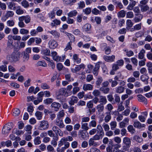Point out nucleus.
Returning a JSON list of instances; mask_svg holds the SVG:
<instances>
[{
  "label": "nucleus",
  "mask_w": 152,
  "mask_h": 152,
  "mask_svg": "<svg viewBox=\"0 0 152 152\" xmlns=\"http://www.w3.org/2000/svg\"><path fill=\"white\" fill-rule=\"evenodd\" d=\"M20 55L21 53L20 52H13L11 54L7 55L6 58L8 62L15 63L19 60Z\"/></svg>",
  "instance_id": "nucleus-1"
},
{
  "label": "nucleus",
  "mask_w": 152,
  "mask_h": 152,
  "mask_svg": "<svg viewBox=\"0 0 152 152\" xmlns=\"http://www.w3.org/2000/svg\"><path fill=\"white\" fill-rule=\"evenodd\" d=\"M73 138L72 137L68 136L66 137H63L62 138L61 140L59 142L58 144V146L60 147L63 145H64V147L66 148L67 149L70 146V143L67 141H72Z\"/></svg>",
  "instance_id": "nucleus-2"
},
{
  "label": "nucleus",
  "mask_w": 152,
  "mask_h": 152,
  "mask_svg": "<svg viewBox=\"0 0 152 152\" xmlns=\"http://www.w3.org/2000/svg\"><path fill=\"white\" fill-rule=\"evenodd\" d=\"M13 124L12 122L8 123L5 124L2 129V133L4 135L8 134L10 130L12 128Z\"/></svg>",
  "instance_id": "nucleus-3"
},
{
  "label": "nucleus",
  "mask_w": 152,
  "mask_h": 152,
  "mask_svg": "<svg viewBox=\"0 0 152 152\" xmlns=\"http://www.w3.org/2000/svg\"><path fill=\"white\" fill-rule=\"evenodd\" d=\"M72 93L71 91L68 92L66 91V89L64 88H61L59 90V94L58 95V97H61V96H68L71 95Z\"/></svg>",
  "instance_id": "nucleus-4"
},
{
  "label": "nucleus",
  "mask_w": 152,
  "mask_h": 152,
  "mask_svg": "<svg viewBox=\"0 0 152 152\" xmlns=\"http://www.w3.org/2000/svg\"><path fill=\"white\" fill-rule=\"evenodd\" d=\"M49 127V124L48 121L44 120L40 122L39 128L40 130H45L48 129Z\"/></svg>",
  "instance_id": "nucleus-5"
},
{
  "label": "nucleus",
  "mask_w": 152,
  "mask_h": 152,
  "mask_svg": "<svg viewBox=\"0 0 152 152\" xmlns=\"http://www.w3.org/2000/svg\"><path fill=\"white\" fill-rule=\"evenodd\" d=\"M51 56L52 57L53 59L57 62L63 61L64 58L63 59L61 56L58 55L56 51L52 52L51 53Z\"/></svg>",
  "instance_id": "nucleus-6"
},
{
  "label": "nucleus",
  "mask_w": 152,
  "mask_h": 152,
  "mask_svg": "<svg viewBox=\"0 0 152 152\" xmlns=\"http://www.w3.org/2000/svg\"><path fill=\"white\" fill-rule=\"evenodd\" d=\"M140 10L142 12H144L148 11V13L151 14L152 13V8L150 9L148 5L141 6L140 7Z\"/></svg>",
  "instance_id": "nucleus-7"
},
{
  "label": "nucleus",
  "mask_w": 152,
  "mask_h": 152,
  "mask_svg": "<svg viewBox=\"0 0 152 152\" xmlns=\"http://www.w3.org/2000/svg\"><path fill=\"white\" fill-rule=\"evenodd\" d=\"M59 127L56 126H54L52 128V130L57 134H58L59 136H63V133Z\"/></svg>",
  "instance_id": "nucleus-8"
},
{
  "label": "nucleus",
  "mask_w": 152,
  "mask_h": 152,
  "mask_svg": "<svg viewBox=\"0 0 152 152\" xmlns=\"http://www.w3.org/2000/svg\"><path fill=\"white\" fill-rule=\"evenodd\" d=\"M49 47L50 49H55L58 45L57 42L54 39H51L48 43Z\"/></svg>",
  "instance_id": "nucleus-9"
},
{
  "label": "nucleus",
  "mask_w": 152,
  "mask_h": 152,
  "mask_svg": "<svg viewBox=\"0 0 152 152\" xmlns=\"http://www.w3.org/2000/svg\"><path fill=\"white\" fill-rule=\"evenodd\" d=\"M8 40L7 47L8 48H12L13 47V40L12 39V35H10L8 37Z\"/></svg>",
  "instance_id": "nucleus-10"
},
{
  "label": "nucleus",
  "mask_w": 152,
  "mask_h": 152,
  "mask_svg": "<svg viewBox=\"0 0 152 152\" xmlns=\"http://www.w3.org/2000/svg\"><path fill=\"white\" fill-rule=\"evenodd\" d=\"M135 17L133 19L135 23H137L141 21L143 18V15L141 14H135Z\"/></svg>",
  "instance_id": "nucleus-11"
},
{
  "label": "nucleus",
  "mask_w": 152,
  "mask_h": 152,
  "mask_svg": "<svg viewBox=\"0 0 152 152\" xmlns=\"http://www.w3.org/2000/svg\"><path fill=\"white\" fill-rule=\"evenodd\" d=\"M103 58L104 60L107 62H112L114 61L115 56L113 55L111 56L104 55Z\"/></svg>",
  "instance_id": "nucleus-12"
},
{
  "label": "nucleus",
  "mask_w": 152,
  "mask_h": 152,
  "mask_svg": "<svg viewBox=\"0 0 152 152\" xmlns=\"http://www.w3.org/2000/svg\"><path fill=\"white\" fill-rule=\"evenodd\" d=\"M55 122L56 124L60 128H64L65 126L63 121L62 120H61L60 118H57L55 120Z\"/></svg>",
  "instance_id": "nucleus-13"
},
{
  "label": "nucleus",
  "mask_w": 152,
  "mask_h": 152,
  "mask_svg": "<svg viewBox=\"0 0 152 152\" xmlns=\"http://www.w3.org/2000/svg\"><path fill=\"white\" fill-rule=\"evenodd\" d=\"M78 101V99L76 96H72L70 98V100L69 103L70 105H74L75 103H77Z\"/></svg>",
  "instance_id": "nucleus-14"
},
{
  "label": "nucleus",
  "mask_w": 152,
  "mask_h": 152,
  "mask_svg": "<svg viewBox=\"0 0 152 152\" xmlns=\"http://www.w3.org/2000/svg\"><path fill=\"white\" fill-rule=\"evenodd\" d=\"M91 25L89 23H86L84 25L83 28L84 31L88 33H91Z\"/></svg>",
  "instance_id": "nucleus-15"
},
{
  "label": "nucleus",
  "mask_w": 152,
  "mask_h": 152,
  "mask_svg": "<svg viewBox=\"0 0 152 152\" xmlns=\"http://www.w3.org/2000/svg\"><path fill=\"white\" fill-rule=\"evenodd\" d=\"M24 21L26 24H28L31 21V17L29 15H26L20 17Z\"/></svg>",
  "instance_id": "nucleus-16"
},
{
  "label": "nucleus",
  "mask_w": 152,
  "mask_h": 152,
  "mask_svg": "<svg viewBox=\"0 0 152 152\" xmlns=\"http://www.w3.org/2000/svg\"><path fill=\"white\" fill-rule=\"evenodd\" d=\"M96 132L102 136H104V133L102 127L100 125H98L96 127Z\"/></svg>",
  "instance_id": "nucleus-17"
},
{
  "label": "nucleus",
  "mask_w": 152,
  "mask_h": 152,
  "mask_svg": "<svg viewBox=\"0 0 152 152\" xmlns=\"http://www.w3.org/2000/svg\"><path fill=\"white\" fill-rule=\"evenodd\" d=\"M133 126L135 128L140 129L142 127H145V125L144 124H142L139 121H137L134 122Z\"/></svg>",
  "instance_id": "nucleus-18"
},
{
  "label": "nucleus",
  "mask_w": 152,
  "mask_h": 152,
  "mask_svg": "<svg viewBox=\"0 0 152 152\" xmlns=\"http://www.w3.org/2000/svg\"><path fill=\"white\" fill-rule=\"evenodd\" d=\"M58 9V7L54 8L52 11L48 13V15L50 18L52 19L55 18V11Z\"/></svg>",
  "instance_id": "nucleus-19"
},
{
  "label": "nucleus",
  "mask_w": 152,
  "mask_h": 152,
  "mask_svg": "<svg viewBox=\"0 0 152 152\" xmlns=\"http://www.w3.org/2000/svg\"><path fill=\"white\" fill-rule=\"evenodd\" d=\"M51 106L53 110L57 111L59 109L61 106V105L59 103L54 102L52 103Z\"/></svg>",
  "instance_id": "nucleus-20"
},
{
  "label": "nucleus",
  "mask_w": 152,
  "mask_h": 152,
  "mask_svg": "<svg viewBox=\"0 0 152 152\" xmlns=\"http://www.w3.org/2000/svg\"><path fill=\"white\" fill-rule=\"evenodd\" d=\"M137 97L138 98V100L139 102H144L145 104H147V100L145 97L141 94L138 95Z\"/></svg>",
  "instance_id": "nucleus-21"
},
{
  "label": "nucleus",
  "mask_w": 152,
  "mask_h": 152,
  "mask_svg": "<svg viewBox=\"0 0 152 152\" xmlns=\"http://www.w3.org/2000/svg\"><path fill=\"white\" fill-rule=\"evenodd\" d=\"M131 142L130 139L128 137H124L123 139V144L130 146Z\"/></svg>",
  "instance_id": "nucleus-22"
},
{
  "label": "nucleus",
  "mask_w": 152,
  "mask_h": 152,
  "mask_svg": "<svg viewBox=\"0 0 152 152\" xmlns=\"http://www.w3.org/2000/svg\"><path fill=\"white\" fill-rule=\"evenodd\" d=\"M89 145L90 146L96 147L99 145L97 142L95 141V140L91 138L88 141Z\"/></svg>",
  "instance_id": "nucleus-23"
},
{
  "label": "nucleus",
  "mask_w": 152,
  "mask_h": 152,
  "mask_svg": "<svg viewBox=\"0 0 152 152\" xmlns=\"http://www.w3.org/2000/svg\"><path fill=\"white\" fill-rule=\"evenodd\" d=\"M103 79L101 76H98L96 78L95 84L96 86L99 87L100 86L101 84L103 81Z\"/></svg>",
  "instance_id": "nucleus-24"
},
{
  "label": "nucleus",
  "mask_w": 152,
  "mask_h": 152,
  "mask_svg": "<svg viewBox=\"0 0 152 152\" xmlns=\"http://www.w3.org/2000/svg\"><path fill=\"white\" fill-rule=\"evenodd\" d=\"M72 59L74 62L80 64L81 62V59L79 58L78 55L75 54L73 56Z\"/></svg>",
  "instance_id": "nucleus-25"
},
{
  "label": "nucleus",
  "mask_w": 152,
  "mask_h": 152,
  "mask_svg": "<svg viewBox=\"0 0 152 152\" xmlns=\"http://www.w3.org/2000/svg\"><path fill=\"white\" fill-rule=\"evenodd\" d=\"M107 99L105 96H100L99 103L100 104L104 105L107 103Z\"/></svg>",
  "instance_id": "nucleus-26"
},
{
  "label": "nucleus",
  "mask_w": 152,
  "mask_h": 152,
  "mask_svg": "<svg viewBox=\"0 0 152 152\" xmlns=\"http://www.w3.org/2000/svg\"><path fill=\"white\" fill-rule=\"evenodd\" d=\"M61 23L60 20L57 19L53 20L51 23V25L52 27L56 26L58 25H60Z\"/></svg>",
  "instance_id": "nucleus-27"
},
{
  "label": "nucleus",
  "mask_w": 152,
  "mask_h": 152,
  "mask_svg": "<svg viewBox=\"0 0 152 152\" xmlns=\"http://www.w3.org/2000/svg\"><path fill=\"white\" fill-rule=\"evenodd\" d=\"M96 108L98 113L100 114L104 110V106L103 104H99L97 105Z\"/></svg>",
  "instance_id": "nucleus-28"
},
{
  "label": "nucleus",
  "mask_w": 152,
  "mask_h": 152,
  "mask_svg": "<svg viewBox=\"0 0 152 152\" xmlns=\"http://www.w3.org/2000/svg\"><path fill=\"white\" fill-rule=\"evenodd\" d=\"M149 77L146 75H142L140 77V79L141 81L144 83L145 85L148 84V79Z\"/></svg>",
  "instance_id": "nucleus-29"
},
{
  "label": "nucleus",
  "mask_w": 152,
  "mask_h": 152,
  "mask_svg": "<svg viewBox=\"0 0 152 152\" xmlns=\"http://www.w3.org/2000/svg\"><path fill=\"white\" fill-rule=\"evenodd\" d=\"M93 86L90 84H85L83 85V89L84 91L91 90L93 89Z\"/></svg>",
  "instance_id": "nucleus-30"
},
{
  "label": "nucleus",
  "mask_w": 152,
  "mask_h": 152,
  "mask_svg": "<svg viewBox=\"0 0 152 152\" xmlns=\"http://www.w3.org/2000/svg\"><path fill=\"white\" fill-rule=\"evenodd\" d=\"M123 51L126 53V56L128 57L133 56L134 55V53L133 51L131 50H128L127 48H124L123 50Z\"/></svg>",
  "instance_id": "nucleus-31"
},
{
  "label": "nucleus",
  "mask_w": 152,
  "mask_h": 152,
  "mask_svg": "<svg viewBox=\"0 0 152 152\" xmlns=\"http://www.w3.org/2000/svg\"><path fill=\"white\" fill-rule=\"evenodd\" d=\"M58 139V137L57 135L53 137V140L51 142V144L54 147H56L57 144V141Z\"/></svg>",
  "instance_id": "nucleus-32"
},
{
  "label": "nucleus",
  "mask_w": 152,
  "mask_h": 152,
  "mask_svg": "<svg viewBox=\"0 0 152 152\" xmlns=\"http://www.w3.org/2000/svg\"><path fill=\"white\" fill-rule=\"evenodd\" d=\"M71 75L70 73L65 74V78L66 80L69 82H71L74 81V79L71 77Z\"/></svg>",
  "instance_id": "nucleus-33"
},
{
  "label": "nucleus",
  "mask_w": 152,
  "mask_h": 152,
  "mask_svg": "<svg viewBox=\"0 0 152 152\" xmlns=\"http://www.w3.org/2000/svg\"><path fill=\"white\" fill-rule=\"evenodd\" d=\"M106 116L104 118V120L106 123L108 122L111 119V117L110 112H106L105 113Z\"/></svg>",
  "instance_id": "nucleus-34"
},
{
  "label": "nucleus",
  "mask_w": 152,
  "mask_h": 152,
  "mask_svg": "<svg viewBox=\"0 0 152 152\" xmlns=\"http://www.w3.org/2000/svg\"><path fill=\"white\" fill-rule=\"evenodd\" d=\"M124 87L121 86H119L115 88V92L117 93L121 94L124 92Z\"/></svg>",
  "instance_id": "nucleus-35"
},
{
  "label": "nucleus",
  "mask_w": 152,
  "mask_h": 152,
  "mask_svg": "<svg viewBox=\"0 0 152 152\" xmlns=\"http://www.w3.org/2000/svg\"><path fill=\"white\" fill-rule=\"evenodd\" d=\"M99 90L104 94H107L109 93L110 88L108 87L102 86L99 88Z\"/></svg>",
  "instance_id": "nucleus-36"
},
{
  "label": "nucleus",
  "mask_w": 152,
  "mask_h": 152,
  "mask_svg": "<svg viewBox=\"0 0 152 152\" xmlns=\"http://www.w3.org/2000/svg\"><path fill=\"white\" fill-rule=\"evenodd\" d=\"M66 34L67 36L70 40V42L72 43L75 41V38L73 35L67 32L66 33Z\"/></svg>",
  "instance_id": "nucleus-37"
},
{
  "label": "nucleus",
  "mask_w": 152,
  "mask_h": 152,
  "mask_svg": "<svg viewBox=\"0 0 152 152\" xmlns=\"http://www.w3.org/2000/svg\"><path fill=\"white\" fill-rule=\"evenodd\" d=\"M49 32L56 38H58L60 36V33L56 30H52Z\"/></svg>",
  "instance_id": "nucleus-38"
},
{
  "label": "nucleus",
  "mask_w": 152,
  "mask_h": 152,
  "mask_svg": "<svg viewBox=\"0 0 152 152\" xmlns=\"http://www.w3.org/2000/svg\"><path fill=\"white\" fill-rule=\"evenodd\" d=\"M85 131L83 130H80L78 132V135L83 139H85L86 137Z\"/></svg>",
  "instance_id": "nucleus-39"
},
{
  "label": "nucleus",
  "mask_w": 152,
  "mask_h": 152,
  "mask_svg": "<svg viewBox=\"0 0 152 152\" xmlns=\"http://www.w3.org/2000/svg\"><path fill=\"white\" fill-rule=\"evenodd\" d=\"M19 22L18 23V25L19 27L21 28L24 27L25 26V24L23 22V20L22 18L19 17L18 18Z\"/></svg>",
  "instance_id": "nucleus-40"
},
{
  "label": "nucleus",
  "mask_w": 152,
  "mask_h": 152,
  "mask_svg": "<svg viewBox=\"0 0 152 152\" xmlns=\"http://www.w3.org/2000/svg\"><path fill=\"white\" fill-rule=\"evenodd\" d=\"M8 6L9 9L11 10H15L16 8L15 3L12 2H9Z\"/></svg>",
  "instance_id": "nucleus-41"
},
{
  "label": "nucleus",
  "mask_w": 152,
  "mask_h": 152,
  "mask_svg": "<svg viewBox=\"0 0 152 152\" xmlns=\"http://www.w3.org/2000/svg\"><path fill=\"white\" fill-rule=\"evenodd\" d=\"M14 15V13L12 11H6L5 17L7 18H8L9 17H12Z\"/></svg>",
  "instance_id": "nucleus-42"
},
{
  "label": "nucleus",
  "mask_w": 152,
  "mask_h": 152,
  "mask_svg": "<svg viewBox=\"0 0 152 152\" xmlns=\"http://www.w3.org/2000/svg\"><path fill=\"white\" fill-rule=\"evenodd\" d=\"M20 113V110L19 109L17 108H14L12 110V115L15 116H18Z\"/></svg>",
  "instance_id": "nucleus-43"
},
{
  "label": "nucleus",
  "mask_w": 152,
  "mask_h": 152,
  "mask_svg": "<svg viewBox=\"0 0 152 152\" xmlns=\"http://www.w3.org/2000/svg\"><path fill=\"white\" fill-rule=\"evenodd\" d=\"M23 60L24 61H28L29 59V55L28 54V53H26L25 51H24L23 53Z\"/></svg>",
  "instance_id": "nucleus-44"
},
{
  "label": "nucleus",
  "mask_w": 152,
  "mask_h": 152,
  "mask_svg": "<svg viewBox=\"0 0 152 152\" xmlns=\"http://www.w3.org/2000/svg\"><path fill=\"white\" fill-rule=\"evenodd\" d=\"M100 91L98 89H95L92 92V94L95 97H97L100 96L101 94Z\"/></svg>",
  "instance_id": "nucleus-45"
},
{
  "label": "nucleus",
  "mask_w": 152,
  "mask_h": 152,
  "mask_svg": "<svg viewBox=\"0 0 152 152\" xmlns=\"http://www.w3.org/2000/svg\"><path fill=\"white\" fill-rule=\"evenodd\" d=\"M35 115L38 120H40L42 119L43 113L42 112L38 111L35 113Z\"/></svg>",
  "instance_id": "nucleus-46"
},
{
  "label": "nucleus",
  "mask_w": 152,
  "mask_h": 152,
  "mask_svg": "<svg viewBox=\"0 0 152 152\" xmlns=\"http://www.w3.org/2000/svg\"><path fill=\"white\" fill-rule=\"evenodd\" d=\"M128 152H142L140 148L137 147H134L133 148H131Z\"/></svg>",
  "instance_id": "nucleus-47"
},
{
  "label": "nucleus",
  "mask_w": 152,
  "mask_h": 152,
  "mask_svg": "<svg viewBox=\"0 0 152 152\" xmlns=\"http://www.w3.org/2000/svg\"><path fill=\"white\" fill-rule=\"evenodd\" d=\"M145 51L143 49H142L140 52L139 53L138 58L140 59H143L144 57V54L145 53Z\"/></svg>",
  "instance_id": "nucleus-48"
},
{
  "label": "nucleus",
  "mask_w": 152,
  "mask_h": 152,
  "mask_svg": "<svg viewBox=\"0 0 152 152\" xmlns=\"http://www.w3.org/2000/svg\"><path fill=\"white\" fill-rule=\"evenodd\" d=\"M72 43L69 42L67 44L66 47L64 49V50L65 51H67L69 50H72V48L71 46Z\"/></svg>",
  "instance_id": "nucleus-49"
},
{
  "label": "nucleus",
  "mask_w": 152,
  "mask_h": 152,
  "mask_svg": "<svg viewBox=\"0 0 152 152\" xmlns=\"http://www.w3.org/2000/svg\"><path fill=\"white\" fill-rule=\"evenodd\" d=\"M81 128L83 130L87 131L89 129V128L88 126V124L87 123H81Z\"/></svg>",
  "instance_id": "nucleus-50"
},
{
  "label": "nucleus",
  "mask_w": 152,
  "mask_h": 152,
  "mask_svg": "<svg viewBox=\"0 0 152 152\" xmlns=\"http://www.w3.org/2000/svg\"><path fill=\"white\" fill-rule=\"evenodd\" d=\"M21 4L25 8H28L29 7V3L26 0H23L21 2Z\"/></svg>",
  "instance_id": "nucleus-51"
},
{
  "label": "nucleus",
  "mask_w": 152,
  "mask_h": 152,
  "mask_svg": "<svg viewBox=\"0 0 152 152\" xmlns=\"http://www.w3.org/2000/svg\"><path fill=\"white\" fill-rule=\"evenodd\" d=\"M77 13V12L76 10H74L73 11H71L68 14V15L69 17H73L75 16Z\"/></svg>",
  "instance_id": "nucleus-52"
},
{
  "label": "nucleus",
  "mask_w": 152,
  "mask_h": 152,
  "mask_svg": "<svg viewBox=\"0 0 152 152\" xmlns=\"http://www.w3.org/2000/svg\"><path fill=\"white\" fill-rule=\"evenodd\" d=\"M50 52L48 49H43L42 51V53L45 56H49L50 55Z\"/></svg>",
  "instance_id": "nucleus-53"
},
{
  "label": "nucleus",
  "mask_w": 152,
  "mask_h": 152,
  "mask_svg": "<svg viewBox=\"0 0 152 152\" xmlns=\"http://www.w3.org/2000/svg\"><path fill=\"white\" fill-rule=\"evenodd\" d=\"M16 9V13L18 15H21L24 13V11L22 9L20 6L17 7Z\"/></svg>",
  "instance_id": "nucleus-54"
},
{
  "label": "nucleus",
  "mask_w": 152,
  "mask_h": 152,
  "mask_svg": "<svg viewBox=\"0 0 152 152\" xmlns=\"http://www.w3.org/2000/svg\"><path fill=\"white\" fill-rule=\"evenodd\" d=\"M136 2L135 1H134L132 4H130L128 7H127L126 9L128 10H132L133 9V8L134 7L135 5Z\"/></svg>",
  "instance_id": "nucleus-55"
},
{
  "label": "nucleus",
  "mask_w": 152,
  "mask_h": 152,
  "mask_svg": "<svg viewBox=\"0 0 152 152\" xmlns=\"http://www.w3.org/2000/svg\"><path fill=\"white\" fill-rule=\"evenodd\" d=\"M41 87L43 89H48L50 88L49 86L46 83H42Z\"/></svg>",
  "instance_id": "nucleus-56"
},
{
  "label": "nucleus",
  "mask_w": 152,
  "mask_h": 152,
  "mask_svg": "<svg viewBox=\"0 0 152 152\" xmlns=\"http://www.w3.org/2000/svg\"><path fill=\"white\" fill-rule=\"evenodd\" d=\"M133 140L139 143H141L143 141V139L141 137L137 136H134L133 137Z\"/></svg>",
  "instance_id": "nucleus-57"
},
{
  "label": "nucleus",
  "mask_w": 152,
  "mask_h": 152,
  "mask_svg": "<svg viewBox=\"0 0 152 152\" xmlns=\"http://www.w3.org/2000/svg\"><path fill=\"white\" fill-rule=\"evenodd\" d=\"M127 129L128 131L132 134H134L135 132V129L132 125L129 126L127 127Z\"/></svg>",
  "instance_id": "nucleus-58"
},
{
  "label": "nucleus",
  "mask_w": 152,
  "mask_h": 152,
  "mask_svg": "<svg viewBox=\"0 0 152 152\" xmlns=\"http://www.w3.org/2000/svg\"><path fill=\"white\" fill-rule=\"evenodd\" d=\"M142 23H140L137 24L134 26V29L136 30H140L142 28Z\"/></svg>",
  "instance_id": "nucleus-59"
},
{
  "label": "nucleus",
  "mask_w": 152,
  "mask_h": 152,
  "mask_svg": "<svg viewBox=\"0 0 152 152\" xmlns=\"http://www.w3.org/2000/svg\"><path fill=\"white\" fill-rule=\"evenodd\" d=\"M118 17L124 18L126 15L125 11L124 10H121L118 13Z\"/></svg>",
  "instance_id": "nucleus-60"
},
{
  "label": "nucleus",
  "mask_w": 152,
  "mask_h": 152,
  "mask_svg": "<svg viewBox=\"0 0 152 152\" xmlns=\"http://www.w3.org/2000/svg\"><path fill=\"white\" fill-rule=\"evenodd\" d=\"M110 124L111 129L112 130H114L117 126V123L115 121L111 122Z\"/></svg>",
  "instance_id": "nucleus-61"
},
{
  "label": "nucleus",
  "mask_w": 152,
  "mask_h": 152,
  "mask_svg": "<svg viewBox=\"0 0 152 152\" xmlns=\"http://www.w3.org/2000/svg\"><path fill=\"white\" fill-rule=\"evenodd\" d=\"M40 137L39 136L35 138L34 140V142L35 145H38L40 144L41 141L40 140Z\"/></svg>",
  "instance_id": "nucleus-62"
},
{
  "label": "nucleus",
  "mask_w": 152,
  "mask_h": 152,
  "mask_svg": "<svg viewBox=\"0 0 152 152\" xmlns=\"http://www.w3.org/2000/svg\"><path fill=\"white\" fill-rule=\"evenodd\" d=\"M64 115V110H62L58 113V114L57 115V118H61L63 117Z\"/></svg>",
  "instance_id": "nucleus-63"
},
{
  "label": "nucleus",
  "mask_w": 152,
  "mask_h": 152,
  "mask_svg": "<svg viewBox=\"0 0 152 152\" xmlns=\"http://www.w3.org/2000/svg\"><path fill=\"white\" fill-rule=\"evenodd\" d=\"M47 150L48 152H56L53 147L51 145L47 146Z\"/></svg>",
  "instance_id": "nucleus-64"
}]
</instances>
